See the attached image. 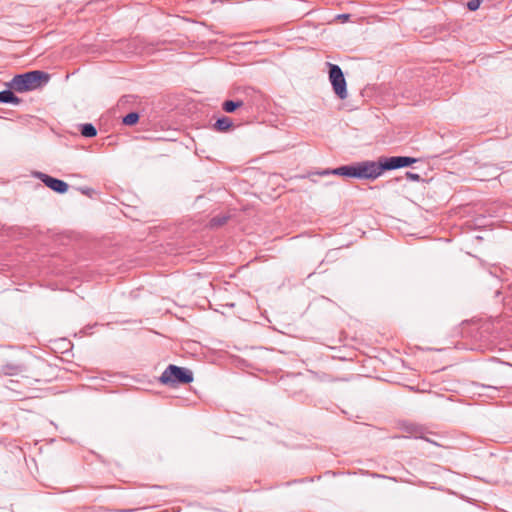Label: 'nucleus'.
Masks as SVG:
<instances>
[{
	"label": "nucleus",
	"instance_id": "obj_1",
	"mask_svg": "<svg viewBox=\"0 0 512 512\" xmlns=\"http://www.w3.org/2000/svg\"><path fill=\"white\" fill-rule=\"evenodd\" d=\"M48 81L49 75L47 73L34 70L15 75L7 85L10 89L22 93L36 90L45 85Z\"/></svg>",
	"mask_w": 512,
	"mask_h": 512
},
{
	"label": "nucleus",
	"instance_id": "obj_2",
	"mask_svg": "<svg viewBox=\"0 0 512 512\" xmlns=\"http://www.w3.org/2000/svg\"><path fill=\"white\" fill-rule=\"evenodd\" d=\"M159 381L164 385L176 387L192 382V374L188 370L171 364L164 370Z\"/></svg>",
	"mask_w": 512,
	"mask_h": 512
},
{
	"label": "nucleus",
	"instance_id": "obj_3",
	"mask_svg": "<svg viewBox=\"0 0 512 512\" xmlns=\"http://www.w3.org/2000/svg\"><path fill=\"white\" fill-rule=\"evenodd\" d=\"M329 80L334 93L342 100L348 96L347 83L342 69L336 64H329Z\"/></svg>",
	"mask_w": 512,
	"mask_h": 512
},
{
	"label": "nucleus",
	"instance_id": "obj_4",
	"mask_svg": "<svg viewBox=\"0 0 512 512\" xmlns=\"http://www.w3.org/2000/svg\"><path fill=\"white\" fill-rule=\"evenodd\" d=\"M353 165L355 178L358 179H376L382 174L379 160L362 161Z\"/></svg>",
	"mask_w": 512,
	"mask_h": 512
},
{
	"label": "nucleus",
	"instance_id": "obj_5",
	"mask_svg": "<svg viewBox=\"0 0 512 512\" xmlns=\"http://www.w3.org/2000/svg\"><path fill=\"white\" fill-rule=\"evenodd\" d=\"M381 172L408 167L417 162L416 158L407 156L382 157L379 159Z\"/></svg>",
	"mask_w": 512,
	"mask_h": 512
},
{
	"label": "nucleus",
	"instance_id": "obj_6",
	"mask_svg": "<svg viewBox=\"0 0 512 512\" xmlns=\"http://www.w3.org/2000/svg\"><path fill=\"white\" fill-rule=\"evenodd\" d=\"M40 179L48 188L58 193H65L69 188L66 182L60 179L53 178L46 174H40Z\"/></svg>",
	"mask_w": 512,
	"mask_h": 512
},
{
	"label": "nucleus",
	"instance_id": "obj_7",
	"mask_svg": "<svg viewBox=\"0 0 512 512\" xmlns=\"http://www.w3.org/2000/svg\"><path fill=\"white\" fill-rule=\"evenodd\" d=\"M338 175L344 177L355 178L354 165H344L332 170H325L321 173V175Z\"/></svg>",
	"mask_w": 512,
	"mask_h": 512
},
{
	"label": "nucleus",
	"instance_id": "obj_8",
	"mask_svg": "<svg viewBox=\"0 0 512 512\" xmlns=\"http://www.w3.org/2000/svg\"><path fill=\"white\" fill-rule=\"evenodd\" d=\"M233 122L229 117H221L216 120L213 128L219 132H226L232 128Z\"/></svg>",
	"mask_w": 512,
	"mask_h": 512
},
{
	"label": "nucleus",
	"instance_id": "obj_9",
	"mask_svg": "<svg viewBox=\"0 0 512 512\" xmlns=\"http://www.w3.org/2000/svg\"><path fill=\"white\" fill-rule=\"evenodd\" d=\"M12 89L4 90L0 92V103H12L14 105H18L20 103V99L14 95L11 91Z\"/></svg>",
	"mask_w": 512,
	"mask_h": 512
},
{
	"label": "nucleus",
	"instance_id": "obj_10",
	"mask_svg": "<svg viewBox=\"0 0 512 512\" xmlns=\"http://www.w3.org/2000/svg\"><path fill=\"white\" fill-rule=\"evenodd\" d=\"M243 105L242 101H233V100H227L223 102L222 109L227 113L234 112L237 108L241 107Z\"/></svg>",
	"mask_w": 512,
	"mask_h": 512
},
{
	"label": "nucleus",
	"instance_id": "obj_11",
	"mask_svg": "<svg viewBox=\"0 0 512 512\" xmlns=\"http://www.w3.org/2000/svg\"><path fill=\"white\" fill-rule=\"evenodd\" d=\"M80 131L81 135L87 138H92L97 135L96 128L90 123L81 125Z\"/></svg>",
	"mask_w": 512,
	"mask_h": 512
},
{
	"label": "nucleus",
	"instance_id": "obj_12",
	"mask_svg": "<svg viewBox=\"0 0 512 512\" xmlns=\"http://www.w3.org/2000/svg\"><path fill=\"white\" fill-rule=\"evenodd\" d=\"M228 219L229 216L227 215H217L210 220L209 225L212 228H218L226 224Z\"/></svg>",
	"mask_w": 512,
	"mask_h": 512
},
{
	"label": "nucleus",
	"instance_id": "obj_13",
	"mask_svg": "<svg viewBox=\"0 0 512 512\" xmlns=\"http://www.w3.org/2000/svg\"><path fill=\"white\" fill-rule=\"evenodd\" d=\"M138 120H139V115H138V113H136V112H131V113H128L126 116H124V117H123L122 122H123V124H125V125H129V126H131V125L136 124V123L138 122Z\"/></svg>",
	"mask_w": 512,
	"mask_h": 512
},
{
	"label": "nucleus",
	"instance_id": "obj_14",
	"mask_svg": "<svg viewBox=\"0 0 512 512\" xmlns=\"http://www.w3.org/2000/svg\"><path fill=\"white\" fill-rule=\"evenodd\" d=\"M480 3H481V1H480V0H470V1L467 3V8H468L470 11H476V10L479 8Z\"/></svg>",
	"mask_w": 512,
	"mask_h": 512
},
{
	"label": "nucleus",
	"instance_id": "obj_15",
	"mask_svg": "<svg viewBox=\"0 0 512 512\" xmlns=\"http://www.w3.org/2000/svg\"><path fill=\"white\" fill-rule=\"evenodd\" d=\"M406 177L412 181H419L421 178L419 174L413 172H407Z\"/></svg>",
	"mask_w": 512,
	"mask_h": 512
},
{
	"label": "nucleus",
	"instance_id": "obj_16",
	"mask_svg": "<svg viewBox=\"0 0 512 512\" xmlns=\"http://www.w3.org/2000/svg\"><path fill=\"white\" fill-rule=\"evenodd\" d=\"M211 282L207 279L204 283V286L201 287V289L203 290V292H206L207 290H210L211 289Z\"/></svg>",
	"mask_w": 512,
	"mask_h": 512
},
{
	"label": "nucleus",
	"instance_id": "obj_17",
	"mask_svg": "<svg viewBox=\"0 0 512 512\" xmlns=\"http://www.w3.org/2000/svg\"><path fill=\"white\" fill-rule=\"evenodd\" d=\"M349 17H350L349 14H340V15L337 16V18L342 19L343 21L348 20Z\"/></svg>",
	"mask_w": 512,
	"mask_h": 512
}]
</instances>
